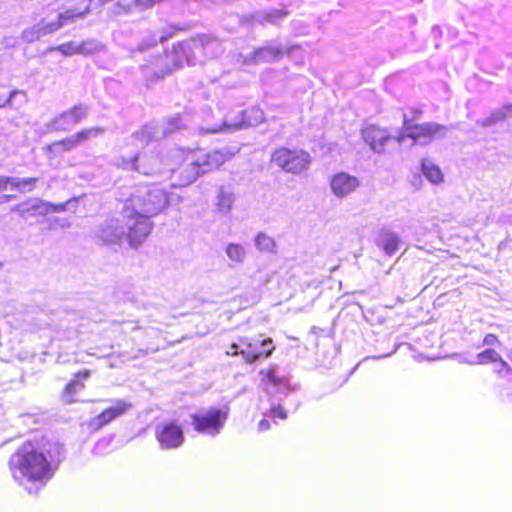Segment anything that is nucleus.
I'll use <instances>...</instances> for the list:
<instances>
[{"mask_svg": "<svg viewBox=\"0 0 512 512\" xmlns=\"http://www.w3.org/2000/svg\"><path fill=\"white\" fill-rule=\"evenodd\" d=\"M360 186V180L349 173L339 172L330 179V188L333 195L343 199L355 192Z\"/></svg>", "mask_w": 512, "mask_h": 512, "instance_id": "nucleus-14", "label": "nucleus"}, {"mask_svg": "<svg viewBox=\"0 0 512 512\" xmlns=\"http://www.w3.org/2000/svg\"><path fill=\"white\" fill-rule=\"evenodd\" d=\"M74 202V200H68L65 203L52 204L44 202L39 199H31L18 206L20 213L25 216L27 213L33 211L37 214L44 215L51 212H62L68 209V207Z\"/></svg>", "mask_w": 512, "mask_h": 512, "instance_id": "nucleus-16", "label": "nucleus"}, {"mask_svg": "<svg viewBox=\"0 0 512 512\" xmlns=\"http://www.w3.org/2000/svg\"><path fill=\"white\" fill-rule=\"evenodd\" d=\"M122 225L118 219L107 221L98 232V237L106 244H118L124 238L128 240L127 219Z\"/></svg>", "mask_w": 512, "mask_h": 512, "instance_id": "nucleus-15", "label": "nucleus"}, {"mask_svg": "<svg viewBox=\"0 0 512 512\" xmlns=\"http://www.w3.org/2000/svg\"><path fill=\"white\" fill-rule=\"evenodd\" d=\"M132 408V404L125 400H115L113 405L102 411L99 415L92 418L88 426L91 430L97 431L114 419L124 415Z\"/></svg>", "mask_w": 512, "mask_h": 512, "instance_id": "nucleus-12", "label": "nucleus"}, {"mask_svg": "<svg viewBox=\"0 0 512 512\" xmlns=\"http://www.w3.org/2000/svg\"><path fill=\"white\" fill-rule=\"evenodd\" d=\"M275 282L276 284L279 283V277L277 275H273L269 280L267 281L266 285L269 283Z\"/></svg>", "mask_w": 512, "mask_h": 512, "instance_id": "nucleus-43", "label": "nucleus"}, {"mask_svg": "<svg viewBox=\"0 0 512 512\" xmlns=\"http://www.w3.org/2000/svg\"><path fill=\"white\" fill-rule=\"evenodd\" d=\"M64 457L63 446L57 441H28L10 456L8 467L14 481L34 494L50 481Z\"/></svg>", "mask_w": 512, "mask_h": 512, "instance_id": "nucleus-1", "label": "nucleus"}, {"mask_svg": "<svg viewBox=\"0 0 512 512\" xmlns=\"http://www.w3.org/2000/svg\"><path fill=\"white\" fill-rule=\"evenodd\" d=\"M284 54V49L278 44H271L262 48H258V60L276 61Z\"/></svg>", "mask_w": 512, "mask_h": 512, "instance_id": "nucleus-26", "label": "nucleus"}, {"mask_svg": "<svg viewBox=\"0 0 512 512\" xmlns=\"http://www.w3.org/2000/svg\"><path fill=\"white\" fill-rule=\"evenodd\" d=\"M115 8L117 9L116 13H120L121 11L127 12L129 10V6H124L121 2H117Z\"/></svg>", "mask_w": 512, "mask_h": 512, "instance_id": "nucleus-42", "label": "nucleus"}, {"mask_svg": "<svg viewBox=\"0 0 512 512\" xmlns=\"http://www.w3.org/2000/svg\"><path fill=\"white\" fill-rule=\"evenodd\" d=\"M89 13V7H86L83 11H76L75 9H69L65 12L59 13L54 20H49L50 24L57 25V31L68 23H73L77 18H83Z\"/></svg>", "mask_w": 512, "mask_h": 512, "instance_id": "nucleus-22", "label": "nucleus"}, {"mask_svg": "<svg viewBox=\"0 0 512 512\" xmlns=\"http://www.w3.org/2000/svg\"><path fill=\"white\" fill-rule=\"evenodd\" d=\"M229 125L225 122L223 124V126H215L213 128H208L205 130L206 133H217V132H221V131H224L226 129H228Z\"/></svg>", "mask_w": 512, "mask_h": 512, "instance_id": "nucleus-40", "label": "nucleus"}, {"mask_svg": "<svg viewBox=\"0 0 512 512\" xmlns=\"http://www.w3.org/2000/svg\"><path fill=\"white\" fill-rule=\"evenodd\" d=\"M90 376L89 370L80 371L76 374V379L72 380L69 384H67L65 393L63 395L64 400L67 403H72L75 401L74 394L84 388L82 380H86Z\"/></svg>", "mask_w": 512, "mask_h": 512, "instance_id": "nucleus-21", "label": "nucleus"}, {"mask_svg": "<svg viewBox=\"0 0 512 512\" xmlns=\"http://www.w3.org/2000/svg\"><path fill=\"white\" fill-rule=\"evenodd\" d=\"M512 112V104H506L501 108L495 110L488 118L482 120L480 124L484 127H489L493 124H496L500 121L506 119L508 115Z\"/></svg>", "mask_w": 512, "mask_h": 512, "instance_id": "nucleus-27", "label": "nucleus"}, {"mask_svg": "<svg viewBox=\"0 0 512 512\" xmlns=\"http://www.w3.org/2000/svg\"><path fill=\"white\" fill-rule=\"evenodd\" d=\"M181 127V119L179 117L170 118L164 126L147 124L139 131L131 136L132 144L136 147H144L150 141L158 140L172 134Z\"/></svg>", "mask_w": 512, "mask_h": 512, "instance_id": "nucleus-8", "label": "nucleus"}, {"mask_svg": "<svg viewBox=\"0 0 512 512\" xmlns=\"http://www.w3.org/2000/svg\"><path fill=\"white\" fill-rule=\"evenodd\" d=\"M226 253L229 259L236 263L242 262L246 255L244 247L239 244H229Z\"/></svg>", "mask_w": 512, "mask_h": 512, "instance_id": "nucleus-32", "label": "nucleus"}, {"mask_svg": "<svg viewBox=\"0 0 512 512\" xmlns=\"http://www.w3.org/2000/svg\"><path fill=\"white\" fill-rule=\"evenodd\" d=\"M57 31V25L50 24L46 19H41L36 24L25 28L21 33V39L25 43H33L42 37Z\"/></svg>", "mask_w": 512, "mask_h": 512, "instance_id": "nucleus-18", "label": "nucleus"}, {"mask_svg": "<svg viewBox=\"0 0 512 512\" xmlns=\"http://www.w3.org/2000/svg\"><path fill=\"white\" fill-rule=\"evenodd\" d=\"M134 3L141 7V9H148L151 8L153 5L151 3V0H134Z\"/></svg>", "mask_w": 512, "mask_h": 512, "instance_id": "nucleus-39", "label": "nucleus"}, {"mask_svg": "<svg viewBox=\"0 0 512 512\" xmlns=\"http://www.w3.org/2000/svg\"><path fill=\"white\" fill-rule=\"evenodd\" d=\"M52 50L59 51L64 56H72L74 54H80L79 44H78V42H75V41L63 43L55 48H52Z\"/></svg>", "mask_w": 512, "mask_h": 512, "instance_id": "nucleus-33", "label": "nucleus"}, {"mask_svg": "<svg viewBox=\"0 0 512 512\" xmlns=\"http://www.w3.org/2000/svg\"><path fill=\"white\" fill-rule=\"evenodd\" d=\"M101 445V442H98L96 445V448H98Z\"/></svg>", "mask_w": 512, "mask_h": 512, "instance_id": "nucleus-48", "label": "nucleus"}, {"mask_svg": "<svg viewBox=\"0 0 512 512\" xmlns=\"http://www.w3.org/2000/svg\"><path fill=\"white\" fill-rule=\"evenodd\" d=\"M231 349L233 350V354H238V353H239V352H238V347H237V345H233V346L231 347Z\"/></svg>", "mask_w": 512, "mask_h": 512, "instance_id": "nucleus-45", "label": "nucleus"}, {"mask_svg": "<svg viewBox=\"0 0 512 512\" xmlns=\"http://www.w3.org/2000/svg\"><path fill=\"white\" fill-rule=\"evenodd\" d=\"M296 51H300V47H298V46H293V47H291V48H289V49L287 50V53H288V54H292V53H294V52H296Z\"/></svg>", "mask_w": 512, "mask_h": 512, "instance_id": "nucleus-44", "label": "nucleus"}, {"mask_svg": "<svg viewBox=\"0 0 512 512\" xmlns=\"http://www.w3.org/2000/svg\"><path fill=\"white\" fill-rule=\"evenodd\" d=\"M234 195L232 192L221 188L216 196V207L217 210L222 214H227L233 206Z\"/></svg>", "mask_w": 512, "mask_h": 512, "instance_id": "nucleus-25", "label": "nucleus"}, {"mask_svg": "<svg viewBox=\"0 0 512 512\" xmlns=\"http://www.w3.org/2000/svg\"><path fill=\"white\" fill-rule=\"evenodd\" d=\"M181 201H182L181 197L177 196V202H181Z\"/></svg>", "mask_w": 512, "mask_h": 512, "instance_id": "nucleus-47", "label": "nucleus"}, {"mask_svg": "<svg viewBox=\"0 0 512 512\" xmlns=\"http://www.w3.org/2000/svg\"><path fill=\"white\" fill-rule=\"evenodd\" d=\"M16 93V91H11L0 94V107H4L7 103H9Z\"/></svg>", "mask_w": 512, "mask_h": 512, "instance_id": "nucleus-36", "label": "nucleus"}, {"mask_svg": "<svg viewBox=\"0 0 512 512\" xmlns=\"http://www.w3.org/2000/svg\"><path fill=\"white\" fill-rule=\"evenodd\" d=\"M191 425L199 434L216 437L228 419V410L221 408L203 409L191 414Z\"/></svg>", "mask_w": 512, "mask_h": 512, "instance_id": "nucleus-5", "label": "nucleus"}, {"mask_svg": "<svg viewBox=\"0 0 512 512\" xmlns=\"http://www.w3.org/2000/svg\"><path fill=\"white\" fill-rule=\"evenodd\" d=\"M362 137L374 152L382 153L390 134L386 129L370 125L362 130Z\"/></svg>", "mask_w": 512, "mask_h": 512, "instance_id": "nucleus-17", "label": "nucleus"}, {"mask_svg": "<svg viewBox=\"0 0 512 512\" xmlns=\"http://www.w3.org/2000/svg\"><path fill=\"white\" fill-rule=\"evenodd\" d=\"M78 44L79 52L82 55H91L103 48L102 44L94 39H87L82 42H78Z\"/></svg>", "mask_w": 512, "mask_h": 512, "instance_id": "nucleus-30", "label": "nucleus"}, {"mask_svg": "<svg viewBox=\"0 0 512 512\" xmlns=\"http://www.w3.org/2000/svg\"><path fill=\"white\" fill-rule=\"evenodd\" d=\"M271 161L287 173L300 174L309 168L311 156L304 150L282 147L272 153Z\"/></svg>", "mask_w": 512, "mask_h": 512, "instance_id": "nucleus-7", "label": "nucleus"}, {"mask_svg": "<svg viewBox=\"0 0 512 512\" xmlns=\"http://www.w3.org/2000/svg\"><path fill=\"white\" fill-rule=\"evenodd\" d=\"M80 140L78 139L77 134H73L63 140L56 141L49 146V150L52 152L59 151H70L80 145Z\"/></svg>", "mask_w": 512, "mask_h": 512, "instance_id": "nucleus-28", "label": "nucleus"}, {"mask_svg": "<svg viewBox=\"0 0 512 512\" xmlns=\"http://www.w3.org/2000/svg\"><path fill=\"white\" fill-rule=\"evenodd\" d=\"M213 40L208 36H203L198 41L180 42L173 46V55L175 56L174 67H182L184 63L187 65L195 64V57L192 55L194 48L203 47Z\"/></svg>", "mask_w": 512, "mask_h": 512, "instance_id": "nucleus-13", "label": "nucleus"}, {"mask_svg": "<svg viewBox=\"0 0 512 512\" xmlns=\"http://www.w3.org/2000/svg\"><path fill=\"white\" fill-rule=\"evenodd\" d=\"M234 155L230 149L214 150L208 153L202 151L193 153L187 159L185 166L179 171V180L174 186H188L200 175L219 168Z\"/></svg>", "mask_w": 512, "mask_h": 512, "instance_id": "nucleus-4", "label": "nucleus"}, {"mask_svg": "<svg viewBox=\"0 0 512 512\" xmlns=\"http://www.w3.org/2000/svg\"><path fill=\"white\" fill-rule=\"evenodd\" d=\"M244 125H245V123H244V122H241V123L236 124V127H237V128H241V127H242V126H244Z\"/></svg>", "mask_w": 512, "mask_h": 512, "instance_id": "nucleus-46", "label": "nucleus"}, {"mask_svg": "<svg viewBox=\"0 0 512 512\" xmlns=\"http://www.w3.org/2000/svg\"><path fill=\"white\" fill-rule=\"evenodd\" d=\"M497 360H500V365L502 368H507V362H505L499 354L493 350V349H486L483 352L476 355L471 360H463V362H466L470 365H477V364H487L489 362H496Z\"/></svg>", "mask_w": 512, "mask_h": 512, "instance_id": "nucleus-24", "label": "nucleus"}, {"mask_svg": "<svg viewBox=\"0 0 512 512\" xmlns=\"http://www.w3.org/2000/svg\"><path fill=\"white\" fill-rule=\"evenodd\" d=\"M261 385L269 396L270 407L263 412L264 418L258 423L259 430H268L270 424L268 418L284 420L287 413L281 405V401L289 393L297 389L296 384H292L290 379L276 365L263 369L260 372Z\"/></svg>", "mask_w": 512, "mask_h": 512, "instance_id": "nucleus-3", "label": "nucleus"}, {"mask_svg": "<svg viewBox=\"0 0 512 512\" xmlns=\"http://www.w3.org/2000/svg\"><path fill=\"white\" fill-rule=\"evenodd\" d=\"M288 15L284 9H272L261 14V21L270 24H278Z\"/></svg>", "mask_w": 512, "mask_h": 512, "instance_id": "nucleus-29", "label": "nucleus"}, {"mask_svg": "<svg viewBox=\"0 0 512 512\" xmlns=\"http://www.w3.org/2000/svg\"><path fill=\"white\" fill-rule=\"evenodd\" d=\"M423 175L433 184L443 182V173L441 169L430 159H423L421 163Z\"/></svg>", "mask_w": 512, "mask_h": 512, "instance_id": "nucleus-23", "label": "nucleus"}, {"mask_svg": "<svg viewBox=\"0 0 512 512\" xmlns=\"http://www.w3.org/2000/svg\"><path fill=\"white\" fill-rule=\"evenodd\" d=\"M499 343L498 338L494 334H487L484 337L483 344L487 346H493L495 344Z\"/></svg>", "mask_w": 512, "mask_h": 512, "instance_id": "nucleus-38", "label": "nucleus"}, {"mask_svg": "<svg viewBox=\"0 0 512 512\" xmlns=\"http://www.w3.org/2000/svg\"><path fill=\"white\" fill-rule=\"evenodd\" d=\"M158 185L134 187L124 201L122 217L127 219L128 242L138 248L149 236L153 228L150 218L160 214L174 198Z\"/></svg>", "mask_w": 512, "mask_h": 512, "instance_id": "nucleus-2", "label": "nucleus"}, {"mask_svg": "<svg viewBox=\"0 0 512 512\" xmlns=\"http://www.w3.org/2000/svg\"><path fill=\"white\" fill-rule=\"evenodd\" d=\"M155 438L163 450L177 449L185 441L183 428L174 421L159 423L155 428Z\"/></svg>", "mask_w": 512, "mask_h": 512, "instance_id": "nucleus-9", "label": "nucleus"}, {"mask_svg": "<svg viewBox=\"0 0 512 512\" xmlns=\"http://www.w3.org/2000/svg\"><path fill=\"white\" fill-rule=\"evenodd\" d=\"M116 165L124 170H135L144 175L161 174L160 160L158 156L134 155L132 157H120Z\"/></svg>", "mask_w": 512, "mask_h": 512, "instance_id": "nucleus-10", "label": "nucleus"}, {"mask_svg": "<svg viewBox=\"0 0 512 512\" xmlns=\"http://www.w3.org/2000/svg\"><path fill=\"white\" fill-rule=\"evenodd\" d=\"M103 132H104V130L100 127H91V128L83 129L76 134L78 136V139L80 140V143H82L85 140H88L90 138H95V137L101 135Z\"/></svg>", "mask_w": 512, "mask_h": 512, "instance_id": "nucleus-35", "label": "nucleus"}, {"mask_svg": "<svg viewBox=\"0 0 512 512\" xmlns=\"http://www.w3.org/2000/svg\"><path fill=\"white\" fill-rule=\"evenodd\" d=\"M241 354L248 363H253L256 360V351L250 349L248 352L241 350Z\"/></svg>", "mask_w": 512, "mask_h": 512, "instance_id": "nucleus-37", "label": "nucleus"}, {"mask_svg": "<svg viewBox=\"0 0 512 512\" xmlns=\"http://www.w3.org/2000/svg\"><path fill=\"white\" fill-rule=\"evenodd\" d=\"M403 130L404 132L396 137L399 144L403 143L405 138L408 137L413 140L414 144L427 145L434 138L443 137L446 134L447 128L434 122L416 125L411 120H408L404 114Z\"/></svg>", "mask_w": 512, "mask_h": 512, "instance_id": "nucleus-6", "label": "nucleus"}, {"mask_svg": "<svg viewBox=\"0 0 512 512\" xmlns=\"http://www.w3.org/2000/svg\"><path fill=\"white\" fill-rule=\"evenodd\" d=\"M496 362H497V364H496V366H495V368H494V371H495L496 373L501 374L503 371H505V372H509V371H510V369H509V366H508V365H507V368H502V367H501V365H500V360H497Z\"/></svg>", "mask_w": 512, "mask_h": 512, "instance_id": "nucleus-41", "label": "nucleus"}, {"mask_svg": "<svg viewBox=\"0 0 512 512\" xmlns=\"http://www.w3.org/2000/svg\"><path fill=\"white\" fill-rule=\"evenodd\" d=\"M37 182V178H10L0 177V192L2 191H31ZM10 196L1 197L0 203L7 201Z\"/></svg>", "mask_w": 512, "mask_h": 512, "instance_id": "nucleus-19", "label": "nucleus"}, {"mask_svg": "<svg viewBox=\"0 0 512 512\" xmlns=\"http://www.w3.org/2000/svg\"><path fill=\"white\" fill-rule=\"evenodd\" d=\"M401 245L399 235L390 230H384L380 233L377 240V246L388 256L394 255Z\"/></svg>", "mask_w": 512, "mask_h": 512, "instance_id": "nucleus-20", "label": "nucleus"}, {"mask_svg": "<svg viewBox=\"0 0 512 512\" xmlns=\"http://www.w3.org/2000/svg\"><path fill=\"white\" fill-rule=\"evenodd\" d=\"M275 350V344L272 338H258V360L260 358H268Z\"/></svg>", "mask_w": 512, "mask_h": 512, "instance_id": "nucleus-31", "label": "nucleus"}, {"mask_svg": "<svg viewBox=\"0 0 512 512\" xmlns=\"http://www.w3.org/2000/svg\"><path fill=\"white\" fill-rule=\"evenodd\" d=\"M88 115V107L82 104L76 105L54 117L46 126L47 132L68 131L77 125Z\"/></svg>", "mask_w": 512, "mask_h": 512, "instance_id": "nucleus-11", "label": "nucleus"}, {"mask_svg": "<svg viewBox=\"0 0 512 512\" xmlns=\"http://www.w3.org/2000/svg\"><path fill=\"white\" fill-rule=\"evenodd\" d=\"M275 241L273 238L258 233V250L272 253L274 252Z\"/></svg>", "mask_w": 512, "mask_h": 512, "instance_id": "nucleus-34", "label": "nucleus"}]
</instances>
